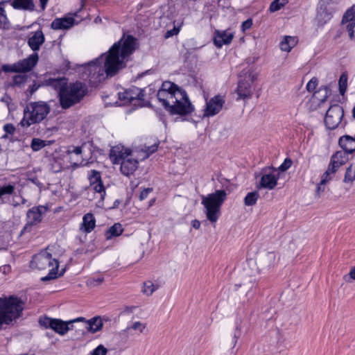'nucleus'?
<instances>
[{
    "instance_id": "f257e3e1",
    "label": "nucleus",
    "mask_w": 355,
    "mask_h": 355,
    "mask_svg": "<svg viewBox=\"0 0 355 355\" xmlns=\"http://www.w3.org/2000/svg\"><path fill=\"white\" fill-rule=\"evenodd\" d=\"M135 45L132 36H123L110 49L107 53L101 55L87 64L88 76L94 82H101L105 76H114L125 67L127 58L135 51Z\"/></svg>"
},
{
    "instance_id": "f03ea898",
    "label": "nucleus",
    "mask_w": 355,
    "mask_h": 355,
    "mask_svg": "<svg viewBox=\"0 0 355 355\" xmlns=\"http://www.w3.org/2000/svg\"><path fill=\"white\" fill-rule=\"evenodd\" d=\"M157 97L171 114L187 115L193 110L186 92L172 82H164Z\"/></svg>"
},
{
    "instance_id": "7ed1b4c3",
    "label": "nucleus",
    "mask_w": 355,
    "mask_h": 355,
    "mask_svg": "<svg viewBox=\"0 0 355 355\" xmlns=\"http://www.w3.org/2000/svg\"><path fill=\"white\" fill-rule=\"evenodd\" d=\"M109 156L112 164H121V171L126 176L132 174L138 167L139 162L133 152L123 145L112 147Z\"/></svg>"
},
{
    "instance_id": "20e7f679",
    "label": "nucleus",
    "mask_w": 355,
    "mask_h": 355,
    "mask_svg": "<svg viewBox=\"0 0 355 355\" xmlns=\"http://www.w3.org/2000/svg\"><path fill=\"white\" fill-rule=\"evenodd\" d=\"M31 267L40 270L49 272L46 276L42 277L43 282L52 280L63 275L64 271L58 273L59 263L56 259L53 258L49 252V248L41 251L33 257L31 262Z\"/></svg>"
},
{
    "instance_id": "39448f33",
    "label": "nucleus",
    "mask_w": 355,
    "mask_h": 355,
    "mask_svg": "<svg viewBox=\"0 0 355 355\" xmlns=\"http://www.w3.org/2000/svg\"><path fill=\"white\" fill-rule=\"evenodd\" d=\"M23 301L15 296L0 297V325L13 324L21 315Z\"/></svg>"
},
{
    "instance_id": "423d86ee",
    "label": "nucleus",
    "mask_w": 355,
    "mask_h": 355,
    "mask_svg": "<svg viewBox=\"0 0 355 355\" xmlns=\"http://www.w3.org/2000/svg\"><path fill=\"white\" fill-rule=\"evenodd\" d=\"M226 198L227 193L224 190H217L214 193L202 196L205 214L211 223L218 220L220 215V207Z\"/></svg>"
},
{
    "instance_id": "0eeeda50",
    "label": "nucleus",
    "mask_w": 355,
    "mask_h": 355,
    "mask_svg": "<svg viewBox=\"0 0 355 355\" xmlns=\"http://www.w3.org/2000/svg\"><path fill=\"white\" fill-rule=\"evenodd\" d=\"M50 112L49 106L44 102L28 104L24 111V117L20 122L21 126L28 128L32 124L43 121Z\"/></svg>"
},
{
    "instance_id": "6e6552de",
    "label": "nucleus",
    "mask_w": 355,
    "mask_h": 355,
    "mask_svg": "<svg viewBox=\"0 0 355 355\" xmlns=\"http://www.w3.org/2000/svg\"><path fill=\"white\" fill-rule=\"evenodd\" d=\"M86 92L85 85L80 82L67 85L62 89L59 96L61 107L67 109L79 103L85 96Z\"/></svg>"
},
{
    "instance_id": "1a4fd4ad",
    "label": "nucleus",
    "mask_w": 355,
    "mask_h": 355,
    "mask_svg": "<svg viewBox=\"0 0 355 355\" xmlns=\"http://www.w3.org/2000/svg\"><path fill=\"white\" fill-rule=\"evenodd\" d=\"M79 320H83V318H78L77 319L64 322L60 319L51 318L49 317L40 318L39 320L40 324L46 328L51 329L55 333L64 336L70 329L73 328L72 324L78 322Z\"/></svg>"
},
{
    "instance_id": "9d476101",
    "label": "nucleus",
    "mask_w": 355,
    "mask_h": 355,
    "mask_svg": "<svg viewBox=\"0 0 355 355\" xmlns=\"http://www.w3.org/2000/svg\"><path fill=\"white\" fill-rule=\"evenodd\" d=\"M38 55L35 53L27 58L19 60L12 64L3 65L2 69L6 72H27L30 71L38 62Z\"/></svg>"
},
{
    "instance_id": "9b49d317",
    "label": "nucleus",
    "mask_w": 355,
    "mask_h": 355,
    "mask_svg": "<svg viewBox=\"0 0 355 355\" xmlns=\"http://www.w3.org/2000/svg\"><path fill=\"white\" fill-rule=\"evenodd\" d=\"M344 116V110L338 104L331 105L326 113L324 123L329 130H334L341 123Z\"/></svg>"
},
{
    "instance_id": "f8f14e48",
    "label": "nucleus",
    "mask_w": 355,
    "mask_h": 355,
    "mask_svg": "<svg viewBox=\"0 0 355 355\" xmlns=\"http://www.w3.org/2000/svg\"><path fill=\"white\" fill-rule=\"evenodd\" d=\"M275 263L276 254L273 252H268L261 254L259 257V266L257 267L256 266L257 263L252 259H250L248 261V265L250 267L252 270V272L250 274V275L252 276L258 273L259 268L262 269L270 268L274 266Z\"/></svg>"
},
{
    "instance_id": "ddd939ff",
    "label": "nucleus",
    "mask_w": 355,
    "mask_h": 355,
    "mask_svg": "<svg viewBox=\"0 0 355 355\" xmlns=\"http://www.w3.org/2000/svg\"><path fill=\"white\" fill-rule=\"evenodd\" d=\"M261 175L259 184L261 188L272 190L277 185L279 173L277 168L272 166L264 167L261 171Z\"/></svg>"
},
{
    "instance_id": "4468645a",
    "label": "nucleus",
    "mask_w": 355,
    "mask_h": 355,
    "mask_svg": "<svg viewBox=\"0 0 355 355\" xmlns=\"http://www.w3.org/2000/svg\"><path fill=\"white\" fill-rule=\"evenodd\" d=\"M46 211V207L43 206L35 207L29 209L27 212V224L24 226L21 233L30 232L31 227L41 222L42 215Z\"/></svg>"
},
{
    "instance_id": "2eb2a0df",
    "label": "nucleus",
    "mask_w": 355,
    "mask_h": 355,
    "mask_svg": "<svg viewBox=\"0 0 355 355\" xmlns=\"http://www.w3.org/2000/svg\"><path fill=\"white\" fill-rule=\"evenodd\" d=\"M225 102L224 97L220 95H216L211 98L206 103L203 116L210 117L218 114L222 110Z\"/></svg>"
},
{
    "instance_id": "dca6fc26",
    "label": "nucleus",
    "mask_w": 355,
    "mask_h": 355,
    "mask_svg": "<svg viewBox=\"0 0 355 355\" xmlns=\"http://www.w3.org/2000/svg\"><path fill=\"white\" fill-rule=\"evenodd\" d=\"M118 96L119 99L121 101V105H125L132 103L134 101L141 99L144 95L139 88L132 87L119 92Z\"/></svg>"
},
{
    "instance_id": "f3484780",
    "label": "nucleus",
    "mask_w": 355,
    "mask_h": 355,
    "mask_svg": "<svg viewBox=\"0 0 355 355\" xmlns=\"http://www.w3.org/2000/svg\"><path fill=\"white\" fill-rule=\"evenodd\" d=\"M342 24H347L346 29L349 32V36L352 40H354L355 5L352 6L345 12L342 19Z\"/></svg>"
},
{
    "instance_id": "a211bd4d",
    "label": "nucleus",
    "mask_w": 355,
    "mask_h": 355,
    "mask_svg": "<svg viewBox=\"0 0 355 355\" xmlns=\"http://www.w3.org/2000/svg\"><path fill=\"white\" fill-rule=\"evenodd\" d=\"M78 22L71 15H67L63 17L55 19L51 24V27L53 30H69L72 28Z\"/></svg>"
},
{
    "instance_id": "6ab92c4d",
    "label": "nucleus",
    "mask_w": 355,
    "mask_h": 355,
    "mask_svg": "<svg viewBox=\"0 0 355 355\" xmlns=\"http://www.w3.org/2000/svg\"><path fill=\"white\" fill-rule=\"evenodd\" d=\"M45 41L44 35L42 30L31 33L28 39V44L34 51H38Z\"/></svg>"
},
{
    "instance_id": "aec40b11",
    "label": "nucleus",
    "mask_w": 355,
    "mask_h": 355,
    "mask_svg": "<svg viewBox=\"0 0 355 355\" xmlns=\"http://www.w3.org/2000/svg\"><path fill=\"white\" fill-rule=\"evenodd\" d=\"M348 155L347 153L343 150L337 151L331 156L329 166H331V168L337 171L342 165L347 162Z\"/></svg>"
},
{
    "instance_id": "412c9836",
    "label": "nucleus",
    "mask_w": 355,
    "mask_h": 355,
    "mask_svg": "<svg viewBox=\"0 0 355 355\" xmlns=\"http://www.w3.org/2000/svg\"><path fill=\"white\" fill-rule=\"evenodd\" d=\"M79 321H82L83 322V327L87 330V331L93 334L100 331L103 325V322L101 317H94L89 320H85L83 318V320H79L78 322Z\"/></svg>"
},
{
    "instance_id": "4be33fe9",
    "label": "nucleus",
    "mask_w": 355,
    "mask_h": 355,
    "mask_svg": "<svg viewBox=\"0 0 355 355\" xmlns=\"http://www.w3.org/2000/svg\"><path fill=\"white\" fill-rule=\"evenodd\" d=\"M338 144L343 151L348 154L352 153L355 151V138L349 135H344L340 137Z\"/></svg>"
},
{
    "instance_id": "5701e85b",
    "label": "nucleus",
    "mask_w": 355,
    "mask_h": 355,
    "mask_svg": "<svg viewBox=\"0 0 355 355\" xmlns=\"http://www.w3.org/2000/svg\"><path fill=\"white\" fill-rule=\"evenodd\" d=\"M44 84L57 90L60 96L62 89H64L67 85V80L64 78H48L44 80Z\"/></svg>"
},
{
    "instance_id": "b1692460",
    "label": "nucleus",
    "mask_w": 355,
    "mask_h": 355,
    "mask_svg": "<svg viewBox=\"0 0 355 355\" xmlns=\"http://www.w3.org/2000/svg\"><path fill=\"white\" fill-rule=\"evenodd\" d=\"M233 35L227 31H218L215 33L214 42L216 46L221 47L223 44H228L232 42Z\"/></svg>"
},
{
    "instance_id": "393cba45",
    "label": "nucleus",
    "mask_w": 355,
    "mask_h": 355,
    "mask_svg": "<svg viewBox=\"0 0 355 355\" xmlns=\"http://www.w3.org/2000/svg\"><path fill=\"white\" fill-rule=\"evenodd\" d=\"M95 218L92 214H87L84 216L81 230L85 232H90L95 227Z\"/></svg>"
},
{
    "instance_id": "a878e982",
    "label": "nucleus",
    "mask_w": 355,
    "mask_h": 355,
    "mask_svg": "<svg viewBox=\"0 0 355 355\" xmlns=\"http://www.w3.org/2000/svg\"><path fill=\"white\" fill-rule=\"evenodd\" d=\"M13 8L17 9H24L33 10L35 5L32 0H13L12 2Z\"/></svg>"
},
{
    "instance_id": "bb28decb",
    "label": "nucleus",
    "mask_w": 355,
    "mask_h": 355,
    "mask_svg": "<svg viewBox=\"0 0 355 355\" xmlns=\"http://www.w3.org/2000/svg\"><path fill=\"white\" fill-rule=\"evenodd\" d=\"M297 42V40L295 37L285 36L280 43V48L284 51L289 52Z\"/></svg>"
},
{
    "instance_id": "cd10ccee",
    "label": "nucleus",
    "mask_w": 355,
    "mask_h": 355,
    "mask_svg": "<svg viewBox=\"0 0 355 355\" xmlns=\"http://www.w3.org/2000/svg\"><path fill=\"white\" fill-rule=\"evenodd\" d=\"M123 230L120 223H114L110 227L105 233V236L107 240L111 239L112 237L120 236Z\"/></svg>"
},
{
    "instance_id": "c85d7f7f",
    "label": "nucleus",
    "mask_w": 355,
    "mask_h": 355,
    "mask_svg": "<svg viewBox=\"0 0 355 355\" xmlns=\"http://www.w3.org/2000/svg\"><path fill=\"white\" fill-rule=\"evenodd\" d=\"M128 329L134 330L140 334H146L148 331L146 323L140 321L134 322L128 327Z\"/></svg>"
},
{
    "instance_id": "c756f323",
    "label": "nucleus",
    "mask_w": 355,
    "mask_h": 355,
    "mask_svg": "<svg viewBox=\"0 0 355 355\" xmlns=\"http://www.w3.org/2000/svg\"><path fill=\"white\" fill-rule=\"evenodd\" d=\"M331 15L326 9H320L318 11L317 19L321 25L324 24L327 21L330 20Z\"/></svg>"
},
{
    "instance_id": "7c9ffc66",
    "label": "nucleus",
    "mask_w": 355,
    "mask_h": 355,
    "mask_svg": "<svg viewBox=\"0 0 355 355\" xmlns=\"http://www.w3.org/2000/svg\"><path fill=\"white\" fill-rule=\"evenodd\" d=\"M158 288V285L155 284L151 281H147L144 283L142 292L146 295H150Z\"/></svg>"
},
{
    "instance_id": "2f4dec72",
    "label": "nucleus",
    "mask_w": 355,
    "mask_h": 355,
    "mask_svg": "<svg viewBox=\"0 0 355 355\" xmlns=\"http://www.w3.org/2000/svg\"><path fill=\"white\" fill-rule=\"evenodd\" d=\"M288 0H274L270 5L269 10L271 12H276L284 6Z\"/></svg>"
},
{
    "instance_id": "473e14b6",
    "label": "nucleus",
    "mask_w": 355,
    "mask_h": 355,
    "mask_svg": "<svg viewBox=\"0 0 355 355\" xmlns=\"http://www.w3.org/2000/svg\"><path fill=\"white\" fill-rule=\"evenodd\" d=\"M355 180V165L351 164L346 171L344 181L352 182Z\"/></svg>"
},
{
    "instance_id": "72a5a7b5",
    "label": "nucleus",
    "mask_w": 355,
    "mask_h": 355,
    "mask_svg": "<svg viewBox=\"0 0 355 355\" xmlns=\"http://www.w3.org/2000/svg\"><path fill=\"white\" fill-rule=\"evenodd\" d=\"M46 141L39 138L33 139L31 147L33 151H38L46 146Z\"/></svg>"
},
{
    "instance_id": "f704fd0d",
    "label": "nucleus",
    "mask_w": 355,
    "mask_h": 355,
    "mask_svg": "<svg viewBox=\"0 0 355 355\" xmlns=\"http://www.w3.org/2000/svg\"><path fill=\"white\" fill-rule=\"evenodd\" d=\"M259 194L257 191L250 192L245 196V205H254L256 204Z\"/></svg>"
},
{
    "instance_id": "c9c22d12",
    "label": "nucleus",
    "mask_w": 355,
    "mask_h": 355,
    "mask_svg": "<svg viewBox=\"0 0 355 355\" xmlns=\"http://www.w3.org/2000/svg\"><path fill=\"white\" fill-rule=\"evenodd\" d=\"M15 187L13 184H7L0 187V196L11 195L13 193Z\"/></svg>"
},
{
    "instance_id": "e433bc0d",
    "label": "nucleus",
    "mask_w": 355,
    "mask_h": 355,
    "mask_svg": "<svg viewBox=\"0 0 355 355\" xmlns=\"http://www.w3.org/2000/svg\"><path fill=\"white\" fill-rule=\"evenodd\" d=\"M92 189L98 193L101 196V198H103L105 195V188L103 185L102 181L100 182L93 183L90 187Z\"/></svg>"
},
{
    "instance_id": "4c0bfd02",
    "label": "nucleus",
    "mask_w": 355,
    "mask_h": 355,
    "mask_svg": "<svg viewBox=\"0 0 355 355\" xmlns=\"http://www.w3.org/2000/svg\"><path fill=\"white\" fill-rule=\"evenodd\" d=\"M347 77L345 74H342L339 78L338 85L340 94H343L347 89Z\"/></svg>"
},
{
    "instance_id": "58836bf2",
    "label": "nucleus",
    "mask_w": 355,
    "mask_h": 355,
    "mask_svg": "<svg viewBox=\"0 0 355 355\" xmlns=\"http://www.w3.org/2000/svg\"><path fill=\"white\" fill-rule=\"evenodd\" d=\"M335 171L333 168H331V166H328L327 171L323 173L320 182L322 183L327 184L331 179V175L335 173Z\"/></svg>"
},
{
    "instance_id": "ea45409f",
    "label": "nucleus",
    "mask_w": 355,
    "mask_h": 355,
    "mask_svg": "<svg viewBox=\"0 0 355 355\" xmlns=\"http://www.w3.org/2000/svg\"><path fill=\"white\" fill-rule=\"evenodd\" d=\"M292 165V160L290 158H286L284 162L277 168L278 171H287Z\"/></svg>"
},
{
    "instance_id": "a19ab883",
    "label": "nucleus",
    "mask_w": 355,
    "mask_h": 355,
    "mask_svg": "<svg viewBox=\"0 0 355 355\" xmlns=\"http://www.w3.org/2000/svg\"><path fill=\"white\" fill-rule=\"evenodd\" d=\"M107 352V349L103 345H100L90 353V355H106Z\"/></svg>"
},
{
    "instance_id": "79ce46f5",
    "label": "nucleus",
    "mask_w": 355,
    "mask_h": 355,
    "mask_svg": "<svg viewBox=\"0 0 355 355\" xmlns=\"http://www.w3.org/2000/svg\"><path fill=\"white\" fill-rule=\"evenodd\" d=\"M90 187L93 183L100 182L101 175L100 173L96 171H92V174L89 175Z\"/></svg>"
},
{
    "instance_id": "37998d69",
    "label": "nucleus",
    "mask_w": 355,
    "mask_h": 355,
    "mask_svg": "<svg viewBox=\"0 0 355 355\" xmlns=\"http://www.w3.org/2000/svg\"><path fill=\"white\" fill-rule=\"evenodd\" d=\"M104 281V278L103 277L90 279L87 281V285L90 286H96L102 284Z\"/></svg>"
},
{
    "instance_id": "c03bdc74",
    "label": "nucleus",
    "mask_w": 355,
    "mask_h": 355,
    "mask_svg": "<svg viewBox=\"0 0 355 355\" xmlns=\"http://www.w3.org/2000/svg\"><path fill=\"white\" fill-rule=\"evenodd\" d=\"M343 279L346 282H351L352 280H355V266L350 270L347 275L343 277Z\"/></svg>"
},
{
    "instance_id": "a18cd8bd",
    "label": "nucleus",
    "mask_w": 355,
    "mask_h": 355,
    "mask_svg": "<svg viewBox=\"0 0 355 355\" xmlns=\"http://www.w3.org/2000/svg\"><path fill=\"white\" fill-rule=\"evenodd\" d=\"M317 85H318L317 79L315 78H313L307 83V85H306V89L309 92H313L316 88Z\"/></svg>"
},
{
    "instance_id": "49530a36",
    "label": "nucleus",
    "mask_w": 355,
    "mask_h": 355,
    "mask_svg": "<svg viewBox=\"0 0 355 355\" xmlns=\"http://www.w3.org/2000/svg\"><path fill=\"white\" fill-rule=\"evenodd\" d=\"M236 93L238 94V98H243L244 96V88L243 86V83L241 81L239 82L238 87L236 89Z\"/></svg>"
},
{
    "instance_id": "de8ad7c7",
    "label": "nucleus",
    "mask_w": 355,
    "mask_h": 355,
    "mask_svg": "<svg viewBox=\"0 0 355 355\" xmlns=\"http://www.w3.org/2000/svg\"><path fill=\"white\" fill-rule=\"evenodd\" d=\"M157 145H152L151 146L148 147L145 150V153H146V155H145L144 159L147 158L150 154L155 152L157 150Z\"/></svg>"
},
{
    "instance_id": "09e8293b",
    "label": "nucleus",
    "mask_w": 355,
    "mask_h": 355,
    "mask_svg": "<svg viewBox=\"0 0 355 355\" xmlns=\"http://www.w3.org/2000/svg\"><path fill=\"white\" fill-rule=\"evenodd\" d=\"M151 191H152V189H150V188H148V189H144V190L141 192V193H140V195H139V200H145V199L148 197V194H149Z\"/></svg>"
},
{
    "instance_id": "8fccbe9b",
    "label": "nucleus",
    "mask_w": 355,
    "mask_h": 355,
    "mask_svg": "<svg viewBox=\"0 0 355 355\" xmlns=\"http://www.w3.org/2000/svg\"><path fill=\"white\" fill-rule=\"evenodd\" d=\"M242 328H243L242 322L240 321V323L236 326V328L234 334V338L237 339L238 338H239L241 336Z\"/></svg>"
},
{
    "instance_id": "3c124183",
    "label": "nucleus",
    "mask_w": 355,
    "mask_h": 355,
    "mask_svg": "<svg viewBox=\"0 0 355 355\" xmlns=\"http://www.w3.org/2000/svg\"><path fill=\"white\" fill-rule=\"evenodd\" d=\"M325 190V183H322L320 182L316 188V195L320 196L322 193H323Z\"/></svg>"
},
{
    "instance_id": "603ef678",
    "label": "nucleus",
    "mask_w": 355,
    "mask_h": 355,
    "mask_svg": "<svg viewBox=\"0 0 355 355\" xmlns=\"http://www.w3.org/2000/svg\"><path fill=\"white\" fill-rule=\"evenodd\" d=\"M3 129L6 134L12 135L14 133L15 128L12 124H6L4 125Z\"/></svg>"
},
{
    "instance_id": "864d4df0",
    "label": "nucleus",
    "mask_w": 355,
    "mask_h": 355,
    "mask_svg": "<svg viewBox=\"0 0 355 355\" xmlns=\"http://www.w3.org/2000/svg\"><path fill=\"white\" fill-rule=\"evenodd\" d=\"M254 90H255V87L253 85H249V88H247L245 87V99L250 97Z\"/></svg>"
},
{
    "instance_id": "5fc2aeb1",
    "label": "nucleus",
    "mask_w": 355,
    "mask_h": 355,
    "mask_svg": "<svg viewBox=\"0 0 355 355\" xmlns=\"http://www.w3.org/2000/svg\"><path fill=\"white\" fill-rule=\"evenodd\" d=\"M7 20L5 10L3 8L0 7V24H5Z\"/></svg>"
},
{
    "instance_id": "6e6d98bb",
    "label": "nucleus",
    "mask_w": 355,
    "mask_h": 355,
    "mask_svg": "<svg viewBox=\"0 0 355 355\" xmlns=\"http://www.w3.org/2000/svg\"><path fill=\"white\" fill-rule=\"evenodd\" d=\"M179 33V29L178 28H174L172 30H170V31H168L166 33V35L165 37L166 38L168 37H170L173 35H177L178 33Z\"/></svg>"
},
{
    "instance_id": "4d7b16f0",
    "label": "nucleus",
    "mask_w": 355,
    "mask_h": 355,
    "mask_svg": "<svg viewBox=\"0 0 355 355\" xmlns=\"http://www.w3.org/2000/svg\"><path fill=\"white\" fill-rule=\"evenodd\" d=\"M24 76H16L14 78V82L17 85H20L25 81Z\"/></svg>"
},
{
    "instance_id": "13d9d810",
    "label": "nucleus",
    "mask_w": 355,
    "mask_h": 355,
    "mask_svg": "<svg viewBox=\"0 0 355 355\" xmlns=\"http://www.w3.org/2000/svg\"><path fill=\"white\" fill-rule=\"evenodd\" d=\"M192 227L196 230L199 229L200 227V222L198 220H192Z\"/></svg>"
},
{
    "instance_id": "bf43d9fd",
    "label": "nucleus",
    "mask_w": 355,
    "mask_h": 355,
    "mask_svg": "<svg viewBox=\"0 0 355 355\" xmlns=\"http://www.w3.org/2000/svg\"><path fill=\"white\" fill-rule=\"evenodd\" d=\"M257 76L256 73L250 72L249 73L248 78L252 81V83L253 84L254 80L257 79Z\"/></svg>"
},
{
    "instance_id": "052dcab7",
    "label": "nucleus",
    "mask_w": 355,
    "mask_h": 355,
    "mask_svg": "<svg viewBox=\"0 0 355 355\" xmlns=\"http://www.w3.org/2000/svg\"><path fill=\"white\" fill-rule=\"evenodd\" d=\"M252 25V19L251 18L245 20V30L250 28Z\"/></svg>"
},
{
    "instance_id": "680f3d73",
    "label": "nucleus",
    "mask_w": 355,
    "mask_h": 355,
    "mask_svg": "<svg viewBox=\"0 0 355 355\" xmlns=\"http://www.w3.org/2000/svg\"><path fill=\"white\" fill-rule=\"evenodd\" d=\"M71 153H73L76 155H79L82 153V148L81 147H75L73 150L71 151Z\"/></svg>"
},
{
    "instance_id": "e2e57ef3",
    "label": "nucleus",
    "mask_w": 355,
    "mask_h": 355,
    "mask_svg": "<svg viewBox=\"0 0 355 355\" xmlns=\"http://www.w3.org/2000/svg\"><path fill=\"white\" fill-rule=\"evenodd\" d=\"M49 0H40V3H41V7H42V10H44L45 8H46V5L47 3Z\"/></svg>"
},
{
    "instance_id": "0e129e2a",
    "label": "nucleus",
    "mask_w": 355,
    "mask_h": 355,
    "mask_svg": "<svg viewBox=\"0 0 355 355\" xmlns=\"http://www.w3.org/2000/svg\"><path fill=\"white\" fill-rule=\"evenodd\" d=\"M39 87H40V85H37L36 84H34V85L32 86L31 89V93L35 92V91L39 88Z\"/></svg>"
},
{
    "instance_id": "69168bd1",
    "label": "nucleus",
    "mask_w": 355,
    "mask_h": 355,
    "mask_svg": "<svg viewBox=\"0 0 355 355\" xmlns=\"http://www.w3.org/2000/svg\"><path fill=\"white\" fill-rule=\"evenodd\" d=\"M352 116L355 119V106L354 107V108L352 110Z\"/></svg>"
},
{
    "instance_id": "338daca9",
    "label": "nucleus",
    "mask_w": 355,
    "mask_h": 355,
    "mask_svg": "<svg viewBox=\"0 0 355 355\" xmlns=\"http://www.w3.org/2000/svg\"><path fill=\"white\" fill-rule=\"evenodd\" d=\"M241 28H242V30H244V21L241 23Z\"/></svg>"
},
{
    "instance_id": "774afa93",
    "label": "nucleus",
    "mask_w": 355,
    "mask_h": 355,
    "mask_svg": "<svg viewBox=\"0 0 355 355\" xmlns=\"http://www.w3.org/2000/svg\"><path fill=\"white\" fill-rule=\"evenodd\" d=\"M251 284H252L251 288H252L255 286V282H251Z\"/></svg>"
}]
</instances>
